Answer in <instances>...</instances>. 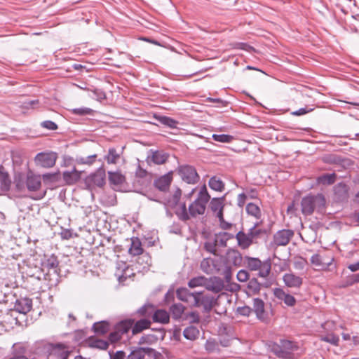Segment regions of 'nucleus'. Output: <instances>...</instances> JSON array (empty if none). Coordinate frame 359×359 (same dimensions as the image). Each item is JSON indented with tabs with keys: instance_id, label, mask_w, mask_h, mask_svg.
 <instances>
[{
	"instance_id": "nucleus-1",
	"label": "nucleus",
	"mask_w": 359,
	"mask_h": 359,
	"mask_svg": "<svg viewBox=\"0 0 359 359\" xmlns=\"http://www.w3.org/2000/svg\"><path fill=\"white\" fill-rule=\"evenodd\" d=\"M325 205V198L321 194L316 195L309 194L302 198L301 201L302 213L309 216L313 213L316 208L319 209Z\"/></svg>"
},
{
	"instance_id": "nucleus-2",
	"label": "nucleus",
	"mask_w": 359,
	"mask_h": 359,
	"mask_svg": "<svg viewBox=\"0 0 359 359\" xmlns=\"http://www.w3.org/2000/svg\"><path fill=\"white\" fill-rule=\"evenodd\" d=\"M219 297H215L208 292H195V297L192 306L203 308V313H209L216 305Z\"/></svg>"
},
{
	"instance_id": "nucleus-3",
	"label": "nucleus",
	"mask_w": 359,
	"mask_h": 359,
	"mask_svg": "<svg viewBox=\"0 0 359 359\" xmlns=\"http://www.w3.org/2000/svg\"><path fill=\"white\" fill-rule=\"evenodd\" d=\"M298 346L294 341L281 339L279 344H274L272 346L273 353L279 358H292L294 352L298 350Z\"/></svg>"
},
{
	"instance_id": "nucleus-4",
	"label": "nucleus",
	"mask_w": 359,
	"mask_h": 359,
	"mask_svg": "<svg viewBox=\"0 0 359 359\" xmlns=\"http://www.w3.org/2000/svg\"><path fill=\"white\" fill-rule=\"evenodd\" d=\"M252 313H255L256 318L264 323H269L273 315L269 313L265 309L264 302L258 297L252 299Z\"/></svg>"
},
{
	"instance_id": "nucleus-5",
	"label": "nucleus",
	"mask_w": 359,
	"mask_h": 359,
	"mask_svg": "<svg viewBox=\"0 0 359 359\" xmlns=\"http://www.w3.org/2000/svg\"><path fill=\"white\" fill-rule=\"evenodd\" d=\"M178 173L183 181L188 184H196L200 180V177L196 168L190 165H182L179 166Z\"/></svg>"
},
{
	"instance_id": "nucleus-6",
	"label": "nucleus",
	"mask_w": 359,
	"mask_h": 359,
	"mask_svg": "<svg viewBox=\"0 0 359 359\" xmlns=\"http://www.w3.org/2000/svg\"><path fill=\"white\" fill-rule=\"evenodd\" d=\"M105 177L104 169L100 168L85 179V184L89 189H93L95 187H102L105 184Z\"/></svg>"
},
{
	"instance_id": "nucleus-7",
	"label": "nucleus",
	"mask_w": 359,
	"mask_h": 359,
	"mask_svg": "<svg viewBox=\"0 0 359 359\" xmlns=\"http://www.w3.org/2000/svg\"><path fill=\"white\" fill-rule=\"evenodd\" d=\"M57 160V154L55 152H41L36 154L35 161L36 164L43 168H52L55 165Z\"/></svg>"
},
{
	"instance_id": "nucleus-8",
	"label": "nucleus",
	"mask_w": 359,
	"mask_h": 359,
	"mask_svg": "<svg viewBox=\"0 0 359 359\" xmlns=\"http://www.w3.org/2000/svg\"><path fill=\"white\" fill-rule=\"evenodd\" d=\"M50 355H59L60 359H68L69 351L67 346L62 343H48L44 346Z\"/></svg>"
},
{
	"instance_id": "nucleus-9",
	"label": "nucleus",
	"mask_w": 359,
	"mask_h": 359,
	"mask_svg": "<svg viewBox=\"0 0 359 359\" xmlns=\"http://www.w3.org/2000/svg\"><path fill=\"white\" fill-rule=\"evenodd\" d=\"M293 235L294 232L292 230H279L273 235V243L277 246L286 245L289 243Z\"/></svg>"
},
{
	"instance_id": "nucleus-10",
	"label": "nucleus",
	"mask_w": 359,
	"mask_h": 359,
	"mask_svg": "<svg viewBox=\"0 0 359 359\" xmlns=\"http://www.w3.org/2000/svg\"><path fill=\"white\" fill-rule=\"evenodd\" d=\"M146 355L156 357L160 355V353L150 347H139L133 350L128 355L127 359H144Z\"/></svg>"
},
{
	"instance_id": "nucleus-11",
	"label": "nucleus",
	"mask_w": 359,
	"mask_h": 359,
	"mask_svg": "<svg viewBox=\"0 0 359 359\" xmlns=\"http://www.w3.org/2000/svg\"><path fill=\"white\" fill-rule=\"evenodd\" d=\"M41 266L43 269H46L48 271L53 270L57 276H58L60 272L59 261L57 256L53 254L50 256H45L41 262Z\"/></svg>"
},
{
	"instance_id": "nucleus-12",
	"label": "nucleus",
	"mask_w": 359,
	"mask_h": 359,
	"mask_svg": "<svg viewBox=\"0 0 359 359\" xmlns=\"http://www.w3.org/2000/svg\"><path fill=\"white\" fill-rule=\"evenodd\" d=\"M32 308V300L27 297L17 299L14 304V310L22 314L27 313Z\"/></svg>"
},
{
	"instance_id": "nucleus-13",
	"label": "nucleus",
	"mask_w": 359,
	"mask_h": 359,
	"mask_svg": "<svg viewBox=\"0 0 359 359\" xmlns=\"http://www.w3.org/2000/svg\"><path fill=\"white\" fill-rule=\"evenodd\" d=\"M273 295L279 300L283 301L287 306H293L296 304V299L291 294L286 293L283 289L276 287L273 290Z\"/></svg>"
},
{
	"instance_id": "nucleus-14",
	"label": "nucleus",
	"mask_w": 359,
	"mask_h": 359,
	"mask_svg": "<svg viewBox=\"0 0 359 359\" xmlns=\"http://www.w3.org/2000/svg\"><path fill=\"white\" fill-rule=\"evenodd\" d=\"M224 288V280L217 276H213L205 284V289L215 294L222 292Z\"/></svg>"
},
{
	"instance_id": "nucleus-15",
	"label": "nucleus",
	"mask_w": 359,
	"mask_h": 359,
	"mask_svg": "<svg viewBox=\"0 0 359 359\" xmlns=\"http://www.w3.org/2000/svg\"><path fill=\"white\" fill-rule=\"evenodd\" d=\"M334 198L339 202H344L348 198V187L343 182L337 184L334 187Z\"/></svg>"
},
{
	"instance_id": "nucleus-16",
	"label": "nucleus",
	"mask_w": 359,
	"mask_h": 359,
	"mask_svg": "<svg viewBox=\"0 0 359 359\" xmlns=\"http://www.w3.org/2000/svg\"><path fill=\"white\" fill-rule=\"evenodd\" d=\"M149 153L151 154L147 156V160L150 159L151 162L156 165L165 163L169 158V154L162 150L153 151L151 149Z\"/></svg>"
},
{
	"instance_id": "nucleus-17",
	"label": "nucleus",
	"mask_w": 359,
	"mask_h": 359,
	"mask_svg": "<svg viewBox=\"0 0 359 359\" xmlns=\"http://www.w3.org/2000/svg\"><path fill=\"white\" fill-rule=\"evenodd\" d=\"M41 185V177L33 174L31 171L27 174L26 186L29 191L39 190Z\"/></svg>"
},
{
	"instance_id": "nucleus-18",
	"label": "nucleus",
	"mask_w": 359,
	"mask_h": 359,
	"mask_svg": "<svg viewBox=\"0 0 359 359\" xmlns=\"http://www.w3.org/2000/svg\"><path fill=\"white\" fill-rule=\"evenodd\" d=\"M283 280L288 287L299 288L303 283L302 278L293 273H285L283 276Z\"/></svg>"
},
{
	"instance_id": "nucleus-19",
	"label": "nucleus",
	"mask_w": 359,
	"mask_h": 359,
	"mask_svg": "<svg viewBox=\"0 0 359 359\" xmlns=\"http://www.w3.org/2000/svg\"><path fill=\"white\" fill-rule=\"evenodd\" d=\"M172 180V173L168 172L156 179L154 181V184L158 190L161 191H166L170 187Z\"/></svg>"
},
{
	"instance_id": "nucleus-20",
	"label": "nucleus",
	"mask_w": 359,
	"mask_h": 359,
	"mask_svg": "<svg viewBox=\"0 0 359 359\" xmlns=\"http://www.w3.org/2000/svg\"><path fill=\"white\" fill-rule=\"evenodd\" d=\"M176 295L180 300L190 302L192 305L195 297V292H191L186 287H180L176 290Z\"/></svg>"
},
{
	"instance_id": "nucleus-21",
	"label": "nucleus",
	"mask_w": 359,
	"mask_h": 359,
	"mask_svg": "<svg viewBox=\"0 0 359 359\" xmlns=\"http://www.w3.org/2000/svg\"><path fill=\"white\" fill-rule=\"evenodd\" d=\"M62 177L66 184L72 185L80 180L81 172L73 168L71 171L63 172Z\"/></svg>"
},
{
	"instance_id": "nucleus-22",
	"label": "nucleus",
	"mask_w": 359,
	"mask_h": 359,
	"mask_svg": "<svg viewBox=\"0 0 359 359\" xmlns=\"http://www.w3.org/2000/svg\"><path fill=\"white\" fill-rule=\"evenodd\" d=\"M227 262L235 266H240L242 263V255L237 250L229 249L226 252Z\"/></svg>"
},
{
	"instance_id": "nucleus-23",
	"label": "nucleus",
	"mask_w": 359,
	"mask_h": 359,
	"mask_svg": "<svg viewBox=\"0 0 359 359\" xmlns=\"http://www.w3.org/2000/svg\"><path fill=\"white\" fill-rule=\"evenodd\" d=\"M235 238L237 240L238 245L242 248V249H247L253 243L252 239L250 238L248 233H245L243 231H239L236 235L235 236Z\"/></svg>"
},
{
	"instance_id": "nucleus-24",
	"label": "nucleus",
	"mask_w": 359,
	"mask_h": 359,
	"mask_svg": "<svg viewBox=\"0 0 359 359\" xmlns=\"http://www.w3.org/2000/svg\"><path fill=\"white\" fill-rule=\"evenodd\" d=\"M201 269L207 274L212 273L214 272L218 273L219 271L215 264V260L210 257L205 258L201 261Z\"/></svg>"
},
{
	"instance_id": "nucleus-25",
	"label": "nucleus",
	"mask_w": 359,
	"mask_h": 359,
	"mask_svg": "<svg viewBox=\"0 0 359 359\" xmlns=\"http://www.w3.org/2000/svg\"><path fill=\"white\" fill-rule=\"evenodd\" d=\"M154 311V306L151 303L144 304L138 309L133 314V316L142 317V318H149L153 315Z\"/></svg>"
},
{
	"instance_id": "nucleus-26",
	"label": "nucleus",
	"mask_w": 359,
	"mask_h": 359,
	"mask_svg": "<svg viewBox=\"0 0 359 359\" xmlns=\"http://www.w3.org/2000/svg\"><path fill=\"white\" fill-rule=\"evenodd\" d=\"M206 206L195 200L189 206V213L191 217H195L198 215H203L205 212Z\"/></svg>"
},
{
	"instance_id": "nucleus-27",
	"label": "nucleus",
	"mask_w": 359,
	"mask_h": 359,
	"mask_svg": "<svg viewBox=\"0 0 359 359\" xmlns=\"http://www.w3.org/2000/svg\"><path fill=\"white\" fill-rule=\"evenodd\" d=\"M151 325V321L148 318H141L139 320H137L132 327V333L133 334H138L143 330L149 327Z\"/></svg>"
},
{
	"instance_id": "nucleus-28",
	"label": "nucleus",
	"mask_w": 359,
	"mask_h": 359,
	"mask_svg": "<svg viewBox=\"0 0 359 359\" xmlns=\"http://www.w3.org/2000/svg\"><path fill=\"white\" fill-rule=\"evenodd\" d=\"M152 319L155 323L166 324L169 322L170 315L166 311L163 309H157L156 311H154Z\"/></svg>"
},
{
	"instance_id": "nucleus-29",
	"label": "nucleus",
	"mask_w": 359,
	"mask_h": 359,
	"mask_svg": "<svg viewBox=\"0 0 359 359\" xmlns=\"http://www.w3.org/2000/svg\"><path fill=\"white\" fill-rule=\"evenodd\" d=\"M11 185V181L7 172L4 171V168L0 166V187L4 191H8Z\"/></svg>"
},
{
	"instance_id": "nucleus-30",
	"label": "nucleus",
	"mask_w": 359,
	"mask_h": 359,
	"mask_svg": "<svg viewBox=\"0 0 359 359\" xmlns=\"http://www.w3.org/2000/svg\"><path fill=\"white\" fill-rule=\"evenodd\" d=\"M27 175L22 172H18L15 175L14 184L15 189L18 191H23L27 189L26 186Z\"/></svg>"
},
{
	"instance_id": "nucleus-31",
	"label": "nucleus",
	"mask_w": 359,
	"mask_h": 359,
	"mask_svg": "<svg viewBox=\"0 0 359 359\" xmlns=\"http://www.w3.org/2000/svg\"><path fill=\"white\" fill-rule=\"evenodd\" d=\"M337 179V175L334 172L325 173L318 176L316 182L319 184L331 185L334 184Z\"/></svg>"
},
{
	"instance_id": "nucleus-32",
	"label": "nucleus",
	"mask_w": 359,
	"mask_h": 359,
	"mask_svg": "<svg viewBox=\"0 0 359 359\" xmlns=\"http://www.w3.org/2000/svg\"><path fill=\"white\" fill-rule=\"evenodd\" d=\"M134 319L124 320L117 323L115 329L123 335L132 329Z\"/></svg>"
},
{
	"instance_id": "nucleus-33",
	"label": "nucleus",
	"mask_w": 359,
	"mask_h": 359,
	"mask_svg": "<svg viewBox=\"0 0 359 359\" xmlns=\"http://www.w3.org/2000/svg\"><path fill=\"white\" fill-rule=\"evenodd\" d=\"M262 285L259 283L257 279L256 278H252L251 279H249L247 289L248 290V295H255L258 294L260 292L261 287Z\"/></svg>"
},
{
	"instance_id": "nucleus-34",
	"label": "nucleus",
	"mask_w": 359,
	"mask_h": 359,
	"mask_svg": "<svg viewBox=\"0 0 359 359\" xmlns=\"http://www.w3.org/2000/svg\"><path fill=\"white\" fill-rule=\"evenodd\" d=\"M120 158V154H118L114 147H110L108 149L107 154L104 156V160L108 164H116Z\"/></svg>"
},
{
	"instance_id": "nucleus-35",
	"label": "nucleus",
	"mask_w": 359,
	"mask_h": 359,
	"mask_svg": "<svg viewBox=\"0 0 359 359\" xmlns=\"http://www.w3.org/2000/svg\"><path fill=\"white\" fill-rule=\"evenodd\" d=\"M184 306L180 304H174L170 307V312L173 319L180 320L184 311Z\"/></svg>"
},
{
	"instance_id": "nucleus-36",
	"label": "nucleus",
	"mask_w": 359,
	"mask_h": 359,
	"mask_svg": "<svg viewBox=\"0 0 359 359\" xmlns=\"http://www.w3.org/2000/svg\"><path fill=\"white\" fill-rule=\"evenodd\" d=\"M108 176L110 183L114 185H121L126 180L125 176L118 172L109 171Z\"/></svg>"
},
{
	"instance_id": "nucleus-37",
	"label": "nucleus",
	"mask_w": 359,
	"mask_h": 359,
	"mask_svg": "<svg viewBox=\"0 0 359 359\" xmlns=\"http://www.w3.org/2000/svg\"><path fill=\"white\" fill-rule=\"evenodd\" d=\"M198 335V329L193 325L186 327L183 331V336L184 338L191 341L196 339Z\"/></svg>"
},
{
	"instance_id": "nucleus-38",
	"label": "nucleus",
	"mask_w": 359,
	"mask_h": 359,
	"mask_svg": "<svg viewBox=\"0 0 359 359\" xmlns=\"http://www.w3.org/2000/svg\"><path fill=\"white\" fill-rule=\"evenodd\" d=\"M93 330L95 334H104L109 330V324L107 321H100L95 323L93 325Z\"/></svg>"
},
{
	"instance_id": "nucleus-39",
	"label": "nucleus",
	"mask_w": 359,
	"mask_h": 359,
	"mask_svg": "<svg viewBox=\"0 0 359 359\" xmlns=\"http://www.w3.org/2000/svg\"><path fill=\"white\" fill-rule=\"evenodd\" d=\"M156 119L161 124L166 126L170 128H177L179 122L175 119L166 116H155Z\"/></svg>"
},
{
	"instance_id": "nucleus-40",
	"label": "nucleus",
	"mask_w": 359,
	"mask_h": 359,
	"mask_svg": "<svg viewBox=\"0 0 359 359\" xmlns=\"http://www.w3.org/2000/svg\"><path fill=\"white\" fill-rule=\"evenodd\" d=\"M359 283V273L355 274H351L348 276L345 280H342L339 287L340 288H346L350 286H352L355 283Z\"/></svg>"
},
{
	"instance_id": "nucleus-41",
	"label": "nucleus",
	"mask_w": 359,
	"mask_h": 359,
	"mask_svg": "<svg viewBox=\"0 0 359 359\" xmlns=\"http://www.w3.org/2000/svg\"><path fill=\"white\" fill-rule=\"evenodd\" d=\"M208 185L214 191H222L224 189V183L216 176L210 177Z\"/></svg>"
},
{
	"instance_id": "nucleus-42",
	"label": "nucleus",
	"mask_w": 359,
	"mask_h": 359,
	"mask_svg": "<svg viewBox=\"0 0 359 359\" xmlns=\"http://www.w3.org/2000/svg\"><path fill=\"white\" fill-rule=\"evenodd\" d=\"M107 341L100 339H90L88 341V345L90 348H97L100 350H106L109 346Z\"/></svg>"
},
{
	"instance_id": "nucleus-43",
	"label": "nucleus",
	"mask_w": 359,
	"mask_h": 359,
	"mask_svg": "<svg viewBox=\"0 0 359 359\" xmlns=\"http://www.w3.org/2000/svg\"><path fill=\"white\" fill-rule=\"evenodd\" d=\"M233 234L228 232H219L215 234V238H217V243L221 247H226L229 240L233 238Z\"/></svg>"
},
{
	"instance_id": "nucleus-44",
	"label": "nucleus",
	"mask_w": 359,
	"mask_h": 359,
	"mask_svg": "<svg viewBox=\"0 0 359 359\" xmlns=\"http://www.w3.org/2000/svg\"><path fill=\"white\" fill-rule=\"evenodd\" d=\"M320 340L336 346H339L340 341L339 337L333 332L327 333L326 335L320 336Z\"/></svg>"
},
{
	"instance_id": "nucleus-45",
	"label": "nucleus",
	"mask_w": 359,
	"mask_h": 359,
	"mask_svg": "<svg viewBox=\"0 0 359 359\" xmlns=\"http://www.w3.org/2000/svg\"><path fill=\"white\" fill-rule=\"evenodd\" d=\"M271 269V262L270 259L262 262V266L258 269V276L262 278H266Z\"/></svg>"
},
{
	"instance_id": "nucleus-46",
	"label": "nucleus",
	"mask_w": 359,
	"mask_h": 359,
	"mask_svg": "<svg viewBox=\"0 0 359 359\" xmlns=\"http://www.w3.org/2000/svg\"><path fill=\"white\" fill-rule=\"evenodd\" d=\"M128 252L130 255L133 256L140 255L142 254L143 249L142 248L141 242L138 238L132 241L130 248H129Z\"/></svg>"
},
{
	"instance_id": "nucleus-47",
	"label": "nucleus",
	"mask_w": 359,
	"mask_h": 359,
	"mask_svg": "<svg viewBox=\"0 0 359 359\" xmlns=\"http://www.w3.org/2000/svg\"><path fill=\"white\" fill-rule=\"evenodd\" d=\"M245 210L248 215H250L257 219H259L262 216L259 207L254 203H248Z\"/></svg>"
},
{
	"instance_id": "nucleus-48",
	"label": "nucleus",
	"mask_w": 359,
	"mask_h": 359,
	"mask_svg": "<svg viewBox=\"0 0 359 359\" xmlns=\"http://www.w3.org/2000/svg\"><path fill=\"white\" fill-rule=\"evenodd\" d=\"M224 197L213 198L210 203V208L213 212H217L224 208Z\"/></svg>"
},
{
	"instance_id": "nucleus-49",
	"label": "nucleus",
	"mask_w": 359,
	"mask_h": 359,
	"mask_svg": "<svg viewBox=\"0 0 359 359\" xmlns=\"http://www.w3.org/2000/svg\"><path fill=\"white\" fill-rule=\"evenodd\" d=\"M248 268L251 271H257L262 266V261L259 258L245 257Z\"/></svg>"
},
{
	"instance_id": "nucleus-50",
	"label": "nucleus",
	"mask_w": 359,
	"mask_h": 359,
	"mask_svg": "<svg viewBox=\"0 0 359 359\" xmlns=\"http://www.w3.org/2000/svg\"><path fill=\"white\" fill-rule=\"evenodd\" d=\"M323 162L329 164L341 165L343 162V158L337 154H330L323 156Z\"/></svg>"
},
{
	"instance_id": "nucleus-51",
	"label": "nucleus",
	"mask_w": 359,
	"mask_h": 359,
	"mask_svg": "<svg viewBox=\"0 0 359 359\" xmlns=\"http://www.w3.org/2000/svg\"><path fill=\"white\" fill-rule=\"evenodd\" d=\"M182 195V191L177 188L170 198L167 201L166 205L171 208H174L178 204Z\"/></svg>"
},
{
	"instance_id": "nucleus-52",
	"label": "nucleus",
	"mask_w": 359,
	"mask_h": 359,
	"mask_svg": "<svg viewBox=\"0 0 359 359\" xmlns=\"http://www.w3.org/2000/svg\"><path fill=\"white\" fill-rule=\"evenodd\" d=\"M96 158L97 154H90L86 157L81 156H76V161L79 164L90 165L93 164V163L95 161Z\"/></svg>"
},
{
	"instance_id": "nucleus-53",
	"label": "nucleus",
	"mask_w": 359,
	"mask_h": 359,
	"mask_svg": "<svg viewBox=\"0 0 359 359\" xmlns=\"http://www.w3.org/2000/svg\"><path fill=\"white\" fill-rule=\"evenodd\" d=\"M88 90L90 92L89 96L99 102H102L107 98L105 92L100 88H94Z\"/></svg>"
},
{
	"instance_id": "nucleus-54",
	"label": "nucleus",
	"mask_w": 359,
	"mask_h": 359,
	"mask_svg": "<svg viewBox=\"0 0 359 359\" xmlns=\"http://www.w3.org/2000/svg\"><path fill=\"white\" fill-rule=\"evenodd\" d=\"M210 199V196L209 195L206 187L204 185L200 190L198 193V198L196 199V201H198L201 203L205 205L206 206V204Z\"/></svg>"
},
{
	"instance_id": "nucleus-55",
	"label": "nucleus",
	"mask_w": 359,
	"mask_h": 359,
	"mask_svg": "<svg viewBox=\"0 0 359 359\" xmlns=\"http://www.w3.org/2000/svg\"><path fill=\"white\" fill-rule=\"evenodd\" d=\"M258 225L259 223L256 222L248 231V234L252 241L255 238H258L259 235L266 233L265 229H257Z\"/></svg>"
},
{
	"instance_id": "nucleus-56",
	"label": "nucleus",
	"mask_w": 359,
	"mask_h": 359,
	"mask_svg": "<svg viewBox=\"0 0 359 359\" xmlns=\"http://www.w3.org/2000/svg\"><path fill=\"white\" fill-rule=\"evenodd\" d=\"M176 215L182 221H187L190 218L189 213L187 212L185 203L181 204L180 210L175 211Z\"/></svg>"
},
{
	"instance_id": "nucleus-57",
	"label": "nucleus",
	"mask_w": 359,
	"mask_h": 359,
	"mask_svg": "<svg viewBox=\"0 0 359 359\" xmlns=\"http://www.w3.org/2000/svg\"><path fill=\"white\" fill-rule=\"evenodd\" d=\"M212 138L219 142L230 143L234 139L232 135L227 134H212Z\"/></svg>"
},
{
	"instance_id": "nucleus-58",
	"label": "nucleus",
	"mask_w": 359,
	"mask_h": 359,
	"mask_svg": "<svg viewBox=\"0 0 359 359\" xmlns=\"http://www.w3.org/2000/svg\"><path fill=\"white\" fill-rule=\"evenodd\" d=\"M71 113L78 116L92 115L93 114V110L88 107H82L71 109Z\"/></svg>"
},
{
	"instance_id": "nucleus-59",
	"label": "nucleus",
	"mask_w": 359,
	"mask_h": 359,
	"mask_svg": "<svg viewBox=\"0 0 359 359\" xmlns=\"http://www.w3.org/2000/svg\"><path fill=\"white\" fill-rule=\"evenodd\" d=\"M217 241H218L217 238H215L213 241L205 242L204 243V249L207 252H208L214 255H217V249H216V247L218 245Z\"/></svg>"
},
{
	"instance_id": "nucleus-60",
	"label": "nucleus",
	"mask_w": 359,
	"mask_h": 359,
	"mask_svg": "<svg viewBox=\"0 0 359 359\" xmlns=\"http://www.w3.org/2000/svg\"><path fill=\"white\" fill-rule=\"evenodd\" d=\"M218 348V344L213 339H208L205 344V348L208 353L215 352Z\"/></svg>"
},
{
	"instance_id": "nucleus-61",
	"label": "nucleus",
	"mask_w": 359,
	"mask_h": 359,
	"mask_svg": "<svg viewBox=\"0 0 359 359\" xmlns=\"http://www.w3.org/2000/svg\"><path fill=\"white\" fill-rule=\"evenodd\" d=\"M237 313L241 316L248 317L252 313V308L246 305L239 306L237 308Z\"/></svg>"
},
{
	"instance_id": "nucleus-62",
	"label": "nucleus",
	"mask_w": 359,
	"mask_h": 359,
	"mask_svg": "<svg viewBox=\"0 0 359 359\" xmlns=\"http://www.w3.org/2000/svg\"><path fill=\"white\" fill-rule=\"evenodd\" d=\"M40 126L41 128H46L49 130H56L58 128L57 125L55 122H53L50 120H46V121H42L40 123Z\"/></svg>"
},
{
	"instance_id": "nucleus-63",
	"label": "nucleus",
	"mask_w": 359,
	"mask_h": 359,
	"mask_svg": "<svg viewBox=\"0 0 359 359\" xmlns=\"http://www.w3.org/2000/svg\"><path fill=\"white\" fill-rule=\"evenodd\" d=\"M203 280H204L203 277L199 276V277L193 278L188 282V285L191 288L201 286L203 285Z\"/></svg>"
},
{
	"instance_id": "nucleus-64",
	"label": "nucleus",
	"mask_w": 359,
	"mask_h": 359,
	"mask_svg": "<svg viewBox=\"0 0 359 359\" xmlns=\"http://www.w3.org/2000/svg\"><path fill=\"white\" fill-rule=\"evenodd\" d=\"M122 336H123L122 334H121L116 329H114V331L111 332L109 334L108 339L111 343H115V342H117L119 340H121L122 338Z\"/></svg>"
}]
</instances>
